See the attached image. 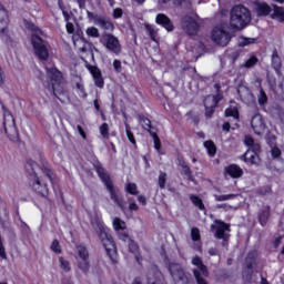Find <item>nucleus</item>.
<instances>
[{
  "instance_id": "f257e3e1",
  "label": "nucleus",
  "mask_w": 284,
  "mask_h": 284,
  "mask_svg": "<svg viewBox=\"0 0 284 284\" xmlns=\"http://www.w3.org/2000/svg\"><path fill=\"white\" fill-rule=\"evenodd\" d=\"M252 21V13L250 10L241 4L232 8L230 13V26L234 30H243L250 26Z\"/></svg>"
},
{
  "instance_id": "f03ea898",
  "label": "nucleus",
  "mask_w": 284,
  "mask_h": 284,
  "mask_svg": "<svg viewBox=\"0 0 284 284\" xmlns=\"http://www.w3.org/2000/svg\"><path fill=\"white\" fill-rule=\"evenodd\" d=\"M97 173L99 174L101 181L104 183L106 190L110 193L111 200L122 212H125V201L123 200V195L119 192L118 189L114 187V184H112V180L110 179V175L105 173V169L102 166H97Z\"/></svg>"
},
{
  "instance_id": "7ed1b4c3",
  "label": "nucleus",
  "mask_w": 284,
  "mask_h": 284,
  "mask_svg": "<svg viewBox=\"0 0 284 284\" xmlns=\"http://www.w3.org/2000/svg\"><path fill=\"white\" fill-rule=\"evenodd\" d=\"M91 223L95 232L98 233V236L104 250L106 251V254L109 256H112V254L116 252V244L114 243V239H112V235L108 233V229L101 220H93Z\"/></svg>"
},
{
  "instance_id": "20e7f679",
  "label": "nucleus",
  "mask_w": 284,
  "mask_h": 284,
  "mask_svg": "<svg viewBox=\"0 0 284 284\" xmlns=\"http://www.w3.org/2000/svg\"><path fill=\"white\" fill-rule=\"evenodd\" d=\"M26 170L29 172V185L32 187L33 192L38 194V196H42V199H48V194L50 191L48 190V184L41 180L39 176H37V173H34V166L31 162H28L26 164Z\"/></svg>"
},
{
  "instance_id": "39448f33",
  "label": "nucleus",
  "mask_w": 284,
  "mask_h": 284,
  "mask_svg": "<svg viewBox=\"0 0 284 284\" xmlns=\"http://www.w3.org/2000/svg\"><path fill=\"white\" fill-rule=\"evenodd\" d=\"M169 272L174 284H190L192 275L179 263L169 264Z\"/></svg>"
},
{
  "instance_id": "423d86ee",
  "label": "nucleus",
  "mask_w": 284,
  "mask_h": 284,
  "mask_svg": "<svg viewBox=\"0 0 284 284\" xmlns=\"http://www.w3.org/2000/svg\"><path fill=\"white\" fill-rule=\"evenodd\" d=\"M211 38L216 45H221L222 48H225L232 41V34L225 30V26L215 27Z\"/></svg>"
},
{
  "instance_id": "0eeeda50",
  "label": "nucleus",
  "mask_w": 284,
  "mask_h": 284,
  "mask_svg": "<svg viewBox=\"0 0 284 284\" xmlns=\"http://www.w3.org/2000/svg\"><path fill=\"white\" fill-rule=\"evenodd\" d=\"M31 43L33 45L34 52L41 61H48V57L50 53L48 52V47L45 45V41L41 39L39 36H32Z\"/></svg>"
},
{
  "instance_id": "6e6552de",
  "label": "nucleus",
  "mask_w": 284,
  "mask_h": 284,
  "mask_svg": "<svg viewBox=\"0 0 284 284\" xmlns=\"http://www.w3.org/2000/svg\"><path fill=\"white\" fill-rule=\"evenodd\" d=\"M102 42L104 43L106 50H110V52H113V54L121 53V43L119 42V39L113 34H104L102 37Z\"/></svg>"
},
{
  "instance_id": "1a4fd4ad",
  "label": "nucleus",
  "mask_w": 284,
  "mask_h": 284,
  "mask_svg": "<svg viewBox=\"0 0 284 284\" xmlns=\"http://www.w3.org/2000/svg\"><path fill=\"white\" fill-rule=\"evenodd\" d=\"M215 224L216 225L214 224L211 225L212 232H214L215 230V233H214L215 239L221 240V239L230 237V234L226 233V232H231L230 224L221 220H215Z\"/></svg>"
},
{
  "instance_id": "9d476101",
  "label": "nucleus",
  "mask_w": 284,
  "mask_h": 284,
  "mask_svg": "<svg viewBox=\"0 0 284 284\" xmlns=\"http://www.w3.org/2000/svg\"><path fill=\"white\" fill-rule=\"evenodd\" d=\"M182 29L190 37H194L195 34H199V22L192 17H184L182 19Z\"/></svg>"
},
{
  "instance_id": "9b49d317",
  "label": "nucleus",
  "mask_w": 284,
  "mask_h": 284,
  "mask_svg": "<svg viewBox=\"0 0 284 284\" xmlns=\"http://www.w3.org/2000/svg\"><path fill=\"white\" fill-rule=\"evenodd\" d=\"M4 132L9 136V139H14L17 136V126L14 125V118L11 113H8L4 116Z\"/></svg>"
},
{
  "instance_id": "f8f14e48",
  "label": "nucleus",
  "mask_w": 284,
  "mask_h": 284,
  "mask_svg": "<svg viewBox=\"0 0 284 284\" xmlns=\"http://www.w3.org/2000/svg\"><path fill=\"white\" fill-rule=\"evenodd\" d=\"M251 125L253 129L254 134L261 136L265 132V122L263 121V116L261 114H255L252 116Z\"/></svg>"
},
{
  "instance_id": "ddd939ff",
  "label": "nucleus",
  "mask_w": 284,
  "mask_h": 284,
  "mask_svg": "<svg viewBox=\"0 0 284 284\" xmlns=\"http://www.w3.org/2000/svg\"><path fill=\"white\" fill-rule=\"evenodd\" d=\"M155 23L165 29L166 32H174V22L164 13H159L155 18Z\"/></svg>"
},
{
  "instance_id": "4468645a",
  "label": "nucleus",
  "mask_w": 284,
  "mask_h": 284,
  "mask_svg": "<svg viewBox=\"0 0 284 284\" xmlns=\"http://www.w3.org/2000/svg\"><path fill=\"white\" fill-rule=\"evenodd\" d=\"M87 68L89 72L92 74L97 88L103 89L105 82L103 81V74L101 73V69H99V67H93L90 64H88Z\"/></svg>"
},
{
  "instance_id": "2eb2a0df",
  "label": "nucleus",
  "mask_w": 284,
  "mask_h": 284,
  "mask_svg": "<svg viewBox=\"0 0 284 284\" xmlns=\"http://www.w3.org/2000/svg\"><path fill=\"white\" fill-rule=\"evenodd\" d=\"M224 176H231V179H241L243 176V169L237 164H230L224 168Z\"/></svg>"
},
{
  "instance_id": "dca6fc26",
  "label": "nucleus",
  "mask_w": 284,
  "mask_h": 284,
  "mask_svg": "<svg viewBox=\"0 0 284 284\" xmlns=\"http://www.w3.org/2000/svg\"><path fill=\"white\" fill-rule=\"evenodd\" d=\"M95 26H99L101 30H105L106 32H114V22L108 17L101 16Z\"/></svg>"
},
{
  "instance_id": "f3484780",
  "label": "nucleus",
  "mask_w": 284,
  "mask_h": 284,
  "mask_svg": "<svg viewBox=\"0 0 284 284\" xmlns=\"http://www.w3.org/2000/svg\"><path fill=\"white\" fill-rule=\"evenodd\" d=\"M128 247L129 252H131V254H134L136 263L141 264L143 257H141V248H139V244L134 242V240H129Z\"/></svg>"
},
{
  "instance_id": "a211bd4d",
  "label": "nucleus",
  "mask_w": 284,
  "mask_h": 284,
  "mask_svg": "<svg viewBox=\"0 0 284 284\" xmlns=\"http://www.w3.org/2000/svg\"><path fill=\"white\" fill-rule=\"evenodd\" d=\"M47 73L51 79V85L52 83H61L63 81V74L57 68H47Z\"/></svg>"
},
{
  "instance_id": "6ab92c4d",
  "label": "nucleus",
  "mask_w": 284,
  "mask_h": 284,
  "mask_svg": "<svg viewBox=\"0 0 284 284\" xmlns=\"http://www.w3.org/2000/svg\"><path fill=\"white\" fill-rule=\"evenodd\" d=\"M8 30V10L0 3V32Z\"/></svg>"
},
{
  "instance_id": "aec40b11",
  "label": "nucleus",
  "mask_w": 284,
  "mask_h": 284,
  "mask_svg": "<svg viewBox=\"0 0 284 284\" xmlns=\"http://www.w3.org/2000/svg\"><path fill=\"white\" fill-rule=\"evenodd\" d=\"M223 99L222 94H216V95H207L204 99V108H216L219 105V101Z\"/></svg>"
},
{
  "instance_id": "412c9836",
  "label": "nucleus",
  "mask_w": 284,
  "mask_h": 284,
  "mask_svg": "<svg viewBox=\"0 0 284 284\" xmlns=\"http://www.w3.org/2000/svg\"><path fill=\"white\" fill-rule=\"evenodd\" d=\"M192 265H195V267H197V270H200V274H202V276H210L207 266H205V264H203V260H201L200 256H195L192 258Z\"/></svg>"
},
{
  "instance_id": "4be33fe9",
  "label": "nucleus",
  "mask_w": 284,
  "mask_h": 284,
  "mask_svg": "<svg viewBox=\"0 0 284 284\" xmlns=\"http://www.w3.org/2000/svg\"><path fill=\"white\" fill-rule=\"evenodd\" d=\"M244 161H245V163H251L252 165H257V163H261V159L258 158V153H255L252 150H247L245 152Z\"/></svg>"
},
{
  "instance_id": "5701e85b",
  "label": "nucleus",
  "mask_w": 284,
  "mask_h": 284,
  "mask_svg": "<svg viewBox=\"0 0 284 284\" xmlns=\"http://www.w3.org/2000/svg\"><path fill=\"white\" fill-rule=\"evenodd\" d=\"M51 90H52V93L54 94V97L63 103V98L65 97V91L63 90L61 82L52 83Z\"/></svg>"
},
{
  "instance_id": "b1692460",
  "label": "nucleus",
  "mask_w": 284,
  "mask_h": 284,
  "mask_svg": "<svg viewBox=\"0 0 284 284\" xmlns=\"http://www.w3.org/2000/svg\"><path fill=\"white\" fill-rule=\"evenodd\" d=\"M255 10H256L258 17H267V14H270L272 12V7H270L265 2H258L255 6Z\"/></svg>"
},
{
  "instance_id": "393cba45",
  "label": "nucleus",
  "mask_w": 284,
  "mask_h": 284,
  "mask_svg": "<svg viewBox=\"0 0 284 284\" xmlns=\"http://www.w3.org/2000/svg\"><path fill=\"white\" fill-rule=\"evenodd\" d=\"M144 28L151 39V41H154V43H159V29H156L154 26L150 23H145Z\"/></svg>"
},
{
  "instance_id": "a878e982",
  "label": "nucleus",
  "mask_w": 284,
  "mask_h": 284,
  "mask_svg": "<svg viewBox=\"0 0 284 284\" xmlns=\"http://www.w3.org/2000/svg\"><path fill=\"white\" fill-rule=\"evenodd\" d=\"M138 121L140 125L143 128V130H146V132H154L152 131V121L150 119L145 118V115H139Z\"/></svg>"
},
{
  "instance_id": "bb28decb",
  "label": "nucleus",
  "mask_w": 284,
  "mask_h": 284,
  "mask_svg": "<svg viewBox=\"0 0 284 284\" xmlns=\"http://www.w3.org/2000/svg\"><path fill=\"white\" fill-rule=\"evenodd\" d=\"M281 57H278V51H276V49H274L273 54H272V68H274V70L276 72H281Z\"/></svg>"
},
{
  "instance_id": "cd10ccee",
  "label": "nucleus",
  "mask_w": 284,
  "mask_h": 284,
  "mask_svg": "<svg viewBox=\"0 0 284 284\" xmlns=\"http://www.w3.org/2000/svg\"><path fill=\"white\" fill-rule=\"evenodd\" d=\"M270 220V206H265L258 215V221L261 225H266L267 221Z\"/></svg>"
},
{
  "instance_id": "c85d7f7f",
  "label": "nucleus",
  "mask_w": 284,
  "mask_h": 284,
  "mask_svg": "<svg viewBox=\"0 0 284 284\" xmlns=\"http://www.w3.org/2000/svg\"><path fill=\"white\" fill-rule=\"evenodd\" d=\"M272 19L284 23V9L275 7L273 13L271 14Z\"/></svg>"
},
{
  "instance_id": "c756f323",
  "label": "nucleus",
  "mask_w": 284,
  "mask_h": 284,
  "mask_svg": "<svg viewBox=\"0 0 284 284\" xmlns=\"http://www.w3.org/2000/svg\"><path fill=\"white\" fill-rule=\"evenodd\" d=\"M77 251L80 260H90V252L83 244L78 245Z\"/></svg>"
},
{
  "instance_id": "7c9ffc66",
  "label": "nucleus",
  "mask_w": 284,
  "mask_h": 284,
  "mask_svg": "<svg viewBox=\"0 0 284 284\" xmlns=\"http://www.w3.org/2000/svg\"><path fill=\"white\" fill-rule=\"evenodd\" d=\"M146 283L148 284H161V281H159V273L154 271H149L146 274Z\"/></svg>"
},
{
  "instance_id": "2f4dec72",
  "label": "nucleus",
  "mask_w": 284,
  "mask_h": 284,
  "mask_svg": "<svg viewBox=\"0 0 284 284\" xmlns=\"http://www.w3.org/2000/svg\"><path fill=\"white\" fill-rule=\"evenodd\" d=\"M204 148H206L209 156H216V145L212 140L205 141Z\"/></svg>"
},
{
  "instance_id": "473e14b6",
  "label": "nucleus",
  "mask_w": 284,
  "mask_h": 284,
  "mask_svg": "<svg viewBox=\"0 0 284 284\" xmlns=\"http://www.w3.org/2000/svg\"><path fill=\"white\" fill-rule=\"evenodd\" d=\"M78 267L83 274H88L90 272V260H78Z\"/></svg>"
},
{
  "instance_id": "72a5a7b5",
  "label": "nucleus",
  "mask_w": 284,
  "mask_h": 284,
  "mask_svg": "<svg viewBox=\"0 0 284 284\" xmlns=\"http://www.w3.org/2000/svg\"><path fill=\"white\" fill-rule=\"evenodd\" d=\"M224 114H225V116H232L233 119L239 121V108H236V106H229L225 110Z\"/></svg>"
},
{
  "instance_id": "f704fd0d",
  "label": "nucleus",
  "mask_w": 284,
  "mask_h": 284,
  "mask_svg": "<svg viewBox=\"0 0 284 284\" xmlns=\"http://www.w3.org/2000/svg\"><path fill=\"white\" fill-rule=\"evenodd\" d=\"M60 270L63 272H71L72 266L70 265V261L65 260L63 256L59 257Z\"/></svg>"
},
{
  "instance_id": "c9c22d12",
  "label": "nucleus",
  "mask_w": 284,
  "mask_h": 284,
  "mask_svg": "<svg viewBox=\"0 0 284 284\" xmlns=\"http://www.w3.org/2000/svg\"><path fill=\"white\" fill-rule=\"evenodd\" d=\"M190 200L192 201L193 205L195 207H199V210H205V204H203V200L196 195H191Z\"/></svg>"
},
{
  "instance_id": "e433bc0d",
  "label": "nucleus",
  "mask_w": 284,
  "mask_h": 284,
  "mask_svg": "<svg viewBox=\"0 0 284 284\" xmlns=\"http://www.w3.org/2000/svg\"><path fill=\"white\" fill-rule=\"evenodd\" d=\"M257 103L258 105H267V93H265V90L260 89V94L257 95Z\"/></svg>"
},
{
  "instance_id": "4c0bfd02",
  "label": "nucleus",
  "mask_w": 284,
  "mask_h": 284,
  "mask_svg": "<svg viewBox=\"0 0 284 284\" xmlns=\"http://www.w3.org/2000/svg\"><path fill=\"white\" fill-rule=\"evenodd\" d=\"M201 271L194 268L193 270V276L195 278L196 284H210L207 283V280H205L203 276H201Z\"/></svg>"
},
{
  "instance_id": "58836bf2",
  "label": "nucleus",
  "mask_w": 284,
  "mask_h": 284,
  "mask_svg": "<svg viewBox=\"0 0 284 284\" xmlns=\"http://www.w3.org/2000/svg\"><path fill=\"white\" fill-rule=\"evenodd\" d=\"M215 201H217L219 203L223 202V201H232V199H236V194H224V195H214Z\"/></svg>"
},
{
  "instance_id": "ea45409f",
  "label": "nucleus",
  "mask_w": 284,
  "mask_h": 284,
  "mask_svg": "<svg viewBox=\"0 0 284 284\" xmlns=\"http://www.w3.org/2000/svg\"><path fill=\"white\" fill-rule=\"evenodd\" d=\"M100 134L103 139H110V125L108 123L100 126Z\"/></svg>"
},
{
  "instance_id": "a19ab883",
  "label": "nucleus",
  "mask_w": 284,
  "mask_h": 284,
  "mask_svg": "<svg viewBox=\"0 0 284 284\" xmlns=\"http://www.w3.org/2000/svg\"><path fill=\"white\" fill-rule=\"evenodd\" d=\"M113 229L119 232V230H125V222L119 217L113 220Z\"/></svg>"
},
{
  "instance_id": "79ce46f5",
  "label": "nucleus",
  "mask_w": 284,
  "mask_h": 284,
  "mask_svg": "<svg viewBox=\"0 0 284 284\" xmlns=\"http://www.w3.org/2000/svg\"><path fill=\"white\" fill-rule=\"evenodd\" d=\"M150 136H152L154 142V149L160 152L161 151V139H159V135L156 132H150Z\"/></svg>"
},
{
  "instance_id": "37998d69",
  "label": "nucleus",
  "mask_w": 284,
  "mask_h": 284,
  "mask_svg": "<svg viewBox=\"0 0 284 284\" xmlns=\"http://www.w3.org/2000/svg\"><path fill=\"white\" fill-rule=\"evenodd\" d=\"M182 174L186 176L187 181L194 182V176L192 175V169H190V165L182 166Z\"/></svg>"
},
{
  "instance_id": "c03bdc74",
  "label": "nucleus",
  "mask_w": 284,
  "mask_h": 284,
  "mask_svg": "<svg viewBox=\"0 0 284 284\" xmlns=\"http://www.w3.org/2000/svg\"><path fill=\"white\" fill-rule=\"evenodd\" d=\"M258 63V58H256V55H252L250 59H247L243 67L244 68H254V65Z\"/></svg>"
},
{
  "instance_id": "a18cd8bd",
  "label": "nucleus",
  "mask_w": 284,
  "mask_h": 284,
  "mask_svg": "<svg viewBox=\"0 0 284 284\" xmlns=\"http://www.w3.org/2000/svg\"><path fill=\"white\" fill-rule=\"evenodd\" d=\"M88 37H92L93 39H99V29L97 27H90L87 29Z\"/></svg>"
},
{
  "instance_id": "49530a36",
  "label": "nucleus",
  "mask_w": 284,
  "mask_h": 284,
  "mask_svg": "<svg viewBox=\"0 0 284 284\" xmlns=\"http://www.w3.org/2000/svg\"><path fill=\"white\" fill-rule=\"evenodd\" d=\"M125 191L133 196H136V194H139V190L136 189V185L134 183L126 184Z\"/></svg>"
},
{
  "instance_id": "de8ad7c7",
  "label": "nucleus",
  "mask_w": 284,
  "mask_h": 284,
  "mask_svg": "<svg viewBox=\"0 0 284 284\" xmlns=\"http://www.w3.org/2000/svg\"><path fill=\"white\" fill-rule=\"evenodd\" d=\"M165 181H168V174L165 172H161L158 181L159 187H161V190L165 187Z\"/></svg>"
},
{
  "instance_id": "09e8293b",
  "label": "nucleus",
  "mask_w": 284,
  "mask_h": 284,
  "mask_svg": "<svg viewBox=\"0 0 284 284\" xmlns=\"http://www.w3.org/2000/svg\"><path fill=\"white\" fill-rule=\"evenodd\" d=\"M125 132H126V136L130 141V143H132L133 145H136V140L134 139V133H132V131H130V124H125Z\"/></svg>"
},
{
  "instance_id": "8fccbe9b",
  "label": "nucleus",
  "mask_w": 284,
  "mask_h": 284,
  "mask_svg": "<svg viewBox=\"0 0 284 284\" xmlns=\"http://www.w3.org/2000/svg\"><path fill=\"white\" fill-rule=\"evenodd\" d=\"M191 239L192 241H201V231H199L196 227H193L191 230Z\"/></svg>"
},
{
  "instance_id": "3c124183",
  "label": "nucleus",
  "mask_w": 284,
  "mask_h": 284,
  "mask_svg": "<svg viewBox=\"0 0 284 284\" xmlns=\"http://www.w3.org/2000/svg\"><path fill=\"white\" fill-rule=\"evenodd\" d=\"M254 41H256V39H254V38H241L240 45L242 48H245V45H251V43H254Z\"/></svg>"
},
{
  "instance_id": "603ef678",
  "label": "nucleus",
  "mask_w": 284,
  "mask_h": 284,
  "mask_svg": "<svg viewBox=\"0 0 284 284\" xmlns=\"http://www.w3.org/2000/svg\"><path fill=\"white\" fill-rule=\"evenodd\" d=\"M75 88H77V90H78V94H79V97H81L82 99H85V97H88V93H85V89L83 88V84H81V83H77L75 84Z\"/></svg>"
},
{
  "instance_id": "864d4df0",
  "label": "nucleus",
  "mask_w": 284,
  "mask_h": 284,
  "mask_svg": "<svg viewBox=\"0 0 284 284\" xmlns=\"http://www.w3.org/2000/svg\"><path fill=\"white\" fill-rule=\"evenodd\" d=\"M42 172H43L44 176H48V179L51 183H54V172H52V170L45 168L42 170Z\"/></svg>"
},
{
  "instance_id": "5fc2aeb1",
  "label": "nucleus",
  "mask_w": 284,
  "mask_h": 284,
  "mask_svg": "<svg viewBox=\"0 0 284 284\" xmlns=\"http://www.w3.org/2000/svg\"><path fill=\"white\" fill-rule=\"evenodd\" d=\"M243 281H244L246 284L256 283V278H254L252 274L245 273V272L243 273Z\"/></svg>"
},
{
  "instance_id": "6e6d98bb",
  "label": "nucleus",
  "mask_w": 284,
  "mask_h": 284,
  "mask_svg": "<svg viewBox=\"0 0 284 284\" xmlns=\"http://www.w3.org/2000/svg\"><path fill=\"white\" fill-rule=\"evenodd\" d=\"M51 250L55 254H61V245L59 244V242L57 240H53V242L51 244Z\"/></svg>"
},
{
  "instance_id": "4d7b16f0",
  "label": "nucleus",
  "mask_w": 284,
  "mask_h": 284,
  "mask_svg": "<svg viewBox=\"0 0 284 284\" xmlns=\"http://www.w3.org/2000/svg\"><path fill=\"white\" fill-rule=\"evenodd\" d=\"M87 17H88V19H91L92 21H94L95 26H97V23H99V20L101 19V16L95 14L91 11H87Z\"/></svg>"
},
{
  "instance_id": "13d9d810",
  "label": "nucleus",
  "mask_w": 284,
  "mask_h": 284,
  "mask_svg": "<svg viewBox=\"0 0 284 284\" xmlns=\"http://www.w3.org/2000/svg\"><path fill=\"white\" fill-rule=\"evenodd\" d=\"M118 236H119L120 241H123V243H130V241H132L130 235L128 233H125V232L119 233Z\"/></svg>"
},
{
  "instance_id": "bf43d9fd",
  "label": "nucleus",
  "mask_w": 284,
  "mask_h": 284,
  "mask_svg": "<svg viewBox=\"0 0 284 284\" xmlns=\"http://www.w3.org/2000/svg\"><path fill=\"white\" fill-rule=\"evenodd\" d=\"M123 17V9L116 8L113 10V19H121Z\"/></svg>"
},
{
  "instance_id": "052dcab7",
  "label": "nucleus",
  "mask_w": 284,
  "mask_h": 284,
  "mask_svg": "<svg viewBox=\"0 0 284 284\" xmlns=\"http://www.w3.org/2000/svg\"><path fill=\"white\" fill-rule=\"evenodd\" d=\"M216 106H205V116L207 119H212V114H214V109Z\"/></svg>"
},
{
  "instance_id": "680f3d73",
  "label": "nucleus",
  "mask_w": 284,
  "mask_h": 284,
  "mask_svg": "<svg viewBox=\"0 0 284 284\" xmlns=\"http://www.w3.org/2000/svg\"><path fill=\"white\" fill-rule=\"evenodd\" d=\"M26 28L28 30H31V32H39V27H37V24H33L32 22H27Z\"/></svg>"
},
{
  "instance_id": "e2e57ef3",
  "label": "nucleus",
  "mask_w": 284,
  "mask_h": 284,
  "mask_svg": "<svg viewBox=\"0 0 284 284\" xmlns=\"http://www.w3.org/2000/svg\"><path fill=\"white\" fill-rule=\"evenodd\" d=\"M244 143L245 145H247L248 148L253 146L254 145V138L250 136V135H246L245 139H244Z\"/></svg>"
},
{
  "instance_id": "0e129e2a",
  "label": "nucleus",
  "mask_w": 284,
  "mask_h": 284,
  "mask_svg": "<svg viewBox=\"0 0 284 284\" xmlns=\"http://www.w3.org/2000/svg\"><path fill=\"white\" fill-rule=\"evenodd\" d=\"M248 150H251L255 154H258V152H261V145L258 143L254 142L253 145H251Z\"/></svg>"
},
{
  "instance_id": "69168bd1",
  "label": "nucleus",
  "mask_w": 284,
  "mask_h": 284,
  "mask_svg": "<svg viewBox=\"0 0 284 284\" xmlns=\"http://www.w3.org/2000/svg\"><path fill=\"white\" fill-rule=\"evenodd\" d=\"M113 68H114L115 72L121 73L122 67H121V62L119 60L113 61Z\"/></svg>"
},
{
  "instance_id": "338daca9",
  "label": "nucleus",
  "mask_w": 284,
  "mask_h": 284,
  "mask_svg": "<svg viewBox=\"0 0 284 284\" xmlns=\"http://www.w3.org/2000/svg\"><path fill=\"white\" fill-rule=\"evenodd\" d=\"M67 32L68 34H74V24L72 22L67 23Z\"/></svg>"
},
{
  "instance_id": "774afa93",
  "label": "nucleus",
  "mask_w": 284,
  "mask_h": 284,
  "mask_svg": "<svg viewBox=\"0 0 284 284\" xmlns=\"http://www.w3.org/2000/svg\"><path fill=\"white\" fill-rule=\"evenodd\" d=\"M272 156H273L274 159H278V156H281V149H278V148H273V149H272Z\"/></svg>"
}]
</instances>
